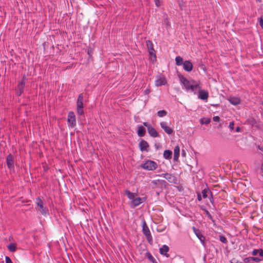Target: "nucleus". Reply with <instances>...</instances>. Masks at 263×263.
<instances>
[{"label": "nucleus", "mask_w": 263, "mask_h": 263, "mask_svg": "<svg viewBox=\"0 0 263 263\" xmlns=\"http://www.w3.org/2000/svg\"><path fill=\"white\" fill-rule=\"evenodd\" d=\"M35 203L37 205L38 210L42 215L46 216L49 214L48 208L40 197H37L35 199Z\"/></svg>", "instance_id": "f257e3e1"}, {"label": "nucleus", "mask_w": 263, "mask_h": 263, "mask_svg": "<svg viewBox=\"0 0 263 263\" xmlns=\"http://www.w3.org/2000/svg\"><path fill=\"white\" fill-rule=\"evenodd\" d=\"M84 97L83 93L79 95L77 100V113L78 115L81 116L83 115L84 112L83 110L84 105H83Z\"/></svg>", "instance_id": "f03ea898"}, {"label": "nucleus", "mask_w": 263, "mask_h": 263, "mask_svg": "<svg viewBox=\"0 0 263 263\" xmlns=\"http://www.w3.org/2000/svg\"><path fill=\"white\" fill-rule=\"evenodd\" d=\"M140 167L145 170L154 171L157 168L158 164L153 160H147L144 163L141 164Z\"/></svg>", "instance_id": "7ed1b4c3"}, {"label": "nucleus", "mask_w": 263, "mask_h": 263, "mask_svg": "<svg viewBox=\"0 0 263 263\" xmlns=\"http://www.w3.org/2000/svg\"><path fill=\"white\" fill-rule=\"evenodd\" d=\"M142 232L145 236L149 243L152 244L153 243V237L145 220H143L142 222Z\"/></svg>", "instance_id": "20e7f679"}, {"label": "nucleus", "mask_w": 263, "mask_h": 263, "mask_svg": "<svg viewBox=\"0 0 263 263\" xmlns=\"http://www.w3.org/2000/svg\"><path fill=\"white\" fill-rule=\"evenodd\" d=\"M146 44L152 60L153 61H156V51L154 49L152 42L150 40H147L146 41Z\"/></svg>", "instance_id": "39448f33"}, {"label": "nucleus", "mask_w": 263, "mask_h": 263, "mask_svg": "<svg viewBox=\"0 0 263 263\" xmlns=\"http://www.w3.org/2000/svg\"><path fill=\"white\" fill-rule=\"evenodd\" d=\"M143 125L147 128L148 133L150 136L156 138L159 136V133L157 132L156 129L154 128L152 125L147 122H143Z\"/></svg>", "instance_id": "423d86ee"}, {"label": "nucleus", "mask_w": 263, "mask_h": 263, "mask_svg": "<svg viewBox=\"0 0 263 263\" xmlns=\"http://www.w3.org/2000/svg\"><path fill=\"white\" fill-rule=\"evenodd\" d=\"M152 183L153 184V189L155 190L159 189L163 190L167 184V182L165 180L160 179L153 180Z\"/></svg>", "instance_id": "0eeeda50"}, {"label": "nucleus", "mask_w": 263, "mask_h": 263, "mask_svg": "<svg viewBox=\"0 0 263 263\" xmlns=\"http://www.w3.org/2000/svg\"><path fill=\"white\" fill-rule=\"evenodd\" d=\"M178 77L179 79L180 84L184 86L186 91H189L190 86L192 83V80L189 81L181 74H178Z\"/></svg>", "instance_id": "6e6552de"}, {"label": "nucleus", "mask_w": 263, "mask_h": 263, "mask_svg": "<svg viewBox=\"0 0 263 263\" xmlns=\"http://www.w3.org/2000/svg\"><path fill=\"white\" fill-rule=\"evenodd\" d=\"M159 176L165 178L170 183L175 184H178L179 183L177 178L171 174L165 173L159 175Z\"/></svg>", "instance_id": "1a4fd4ad"}, {"label": "nucleus", "mask_w": 263, "mask_h": 263, "mask_svg": "<svg viewBox=\"0 0 263 263\" xmlns=\"http://www.w3.org/2000/svg\"><path fill=\"white\" fill-rule=\"evenodd\" d=\"M67 122L70 124L71 128L76 125V119L74 112L70 111L68 114Z\"/></svg>", "instance_id": "9d476101"}, {"label": "nucleus", "mask_w": 263, "mask_h": 263, "mask_svg": "<svg viewBox=\"0 0 263 263\" xmlns=\"http://www.w3.org/2000/svg\"><path fill=\"white\" fill-rule=\"evenodd\" d=\"M200 88H201V87L199 83L196 82L194 80H192V83L190 86L189 91L194 92V94H196Z\"/></svg>", "instance_id": "9b49d317"}, {"label": "nucleus", "mask_w": 263, "mask_h": 263, "mask_svg": "<svg viewBox=\"0 0 263 263\" xmlns=\"http://www.w3.org/2000/svg\"><path fill=\"white\" fill-rule=\"evenodd\" d=\"M25 86V82H19L18 83L17 87L15 90L17 96H21L24 92Z\"/></svg>", "instance_id": "f8f14e48"}, {"label": "nucleus", "mask_w": 263, "mask_h": 263, "mask_svg": "<svg viewBox=\"0 0 263 263\" xmlns=\"http://www.w3.org/2000/svg\"><path fill=\"white\" fill-rule=\"evenodd\" d=\"M197 93H198V98L199 99H200V100H208L209 96V92L207 90H204V89H201V88H200L198 90Z\"/></svg>", "instance_id": "ddd939ff"}, {"label": "nucleus", "mask_w": 263, "mask_h": 263, "mask_svg": "<svg viewBox=\"0 0 263 263\" xmlns=\"http://www.w3.org/2000/svg\"><path fill=\"white\" fill-rule=\"evenodd\" d=\"M139 148H140V150L141 151V152H148L149 151V144L148 143V142L143 140V139H141V141H140L139 143Z\"/></svg>", "instance_id": "4468645a"}, {"label": "nucleus", "mask_w": 263, "mask_h": 263, "mask_svg": "<svg viewBox=\"0 0 263 263\" xmlns=\"http://www.w3.org/2000/svg\"><path fill=\"white\" fill-rule=\"evenodd\" d=\"M6 163L8 168L10 170H14V159L11 154H9L6 158Z\"/></svg>", "instance_id": "2eb2a0df"}, {"label": "nucleus", "mask_w": 263, "mask_h": 263, "mask_svg": "<svg viewBox=\"0 0 263 263\" xmlns=\"http://www.w3.org/2000/svg\"><path fill=\"white\" fill-rule=\"evenodd\" d=\"M193 231L196 235V236L197 237V238L199 239L200 242L204 245V241H205V237L202 234L201 232H200L199 229H196L195 227H193Z\"/></svg>", "instance_id": "dca6fc26"}, {"label": "nucleus", "mask_w": 263, "mask_h": 263, "mask_svg": "<svg viewBox=\"0 0 263 263\" xmlns=\"http://www.w3.org/2000/svg\"><path fill=\"white\" fill-rule=\"evenodd\" d=\"M160 125L161 127L165 131L166 134L171 135L173 133V130L172 129V128L167 126V123L166 122H160Z\"/></svg>", "instance_id": "f3484780"}, {"label": "nucleus", "mask_w": 263, "mask_h": 263, "mask_svg": "<svg viewBox=\"0 0 263 263\" xmlns=\"http://www.w3.org/2000/svg\"><path fill=\"white\" fill-rule=\"evenodd\" d=\"M182 66L183 69L187 72H191L193 70V64L189 60H185Z\"/></svg>", "instance_id": "a211bd4d"}, {"label": "nucleus", "mask_w": 263, "mask_h": 263, "mask_svg": "<svg viewBox=\"0 0 263 263\" xmlns=\"http://www.w3.org/2000/svg\"><path fill=\"white\" fill-rule=\"evenodd\" d=\"M167 80L164 77H160L155 81V85L157 87L165 85Z\"/></svg>", "instance_id": "6ab92c4d"}, {"label": "nucleus", "mask_w": 263, "mask_h": 263, "mask_svg": "<svg viewBox=\"0 0 263 263\" xmlns=\"http://www.w3.org/2000/svg\"><path fill=\"white\" fill-rule=\"evenodd\" d=\"M228 100L233 105H238L241 103L240 98L237 97H230Z\"/></svg>", "instance_id": "aec40b11"}, {"label": "nucleus", "mask_w": 263, "mask_h": 263, "mask_svg": "<svg viewBox=\"0 0 263 263\" xmlns=\"http://www.w3.org/2000/svg\"><path fill=\"white\" fill-rule=\"evenodd\" d=\"M146 134V129L144 126L139 125L138 126L137 135L140 137H144Z\"/></svg>", "instance_id": "412c9836"}, {"label": "nucleus", "mask_w": 263, "mask_h": 263, "mask_svg": "<svg viewBox=\"0 0 263 263\" xmlns=\"http://www.w3.org/2000/svg\"><path fill=\"white\" fill-rule=\"evenodd\" d=\"M159 251L161 255H163L167 257L169 256L168 254H167V252L169 251V248L167 245H164L161 248H160Z\"/></svg>", "instance_id": "4be33fe9"}, {"label": "nucleus", "mask_w": 263, "mask_h": 263, "mask_svg": "<svg viewBox=\"0 0 263 263\" xmlns=\"http://www.w3.org/2000/svg\"><path fill=\"white\" fill-rule=\"evenodd\" d=\"M142 203V199L140 197L133 198L132 200V204L134 208L139 205Z\"/></svg>", "instance_id": "5701e85b"}, {"label": "nucleus", "mask_w": 263, "mask_h": 263, "mask_svg": "<svg viewBox=\"0 0 263 263\" xmlns=\"http://www.w3.org/2000/svg\"><path fill=\"white\" fill-rule=\"evenodd\" d=\"M180 155V147L178 145L175 147L174 150V160H177Z\"/></svg>", "instance_id": "b1692460"}, {"label": "nucleus", "mask_w": 263, "mask_h": 263, "mask_svg": "<svg viewBox=\"0 0 263 263\" xmlns=\"http://www.w3.org/2000/svg\"><path fill=\"white\" fill-rule=\"evenodd\" d=\"M252 254L253 256H257L263 257V250L261 249H254L252 252Z\"/></svg>", "instance_id": "393cba45"}, {"label": "nucleus", "mask_w": 263, "mask_h": 263, "mask_svg": "<svg viewBox=\"0 0 263 263\" xmlns=\"http://www.w3.org/2000/svg\"><path fill=\"white\" fill-rule=\"evenodd\" d=\"M202 197L203 198H206L209 197V195L211 194L212 192L209 190V189L205 188L202 191Z\"/></svg>", "instance_id": "a878e982"}, {"label": "nucleus", "mask_w": 263, "mask_h": 263, "mask_svg": "<svg viewBox=\"0 0 263 263\" xmlns=\"http://www.w3.org/2000/svg\"><path fill=\"white\" fill-rule=\"evenodd\" d=\"M176 64L177 66H182L184 64L183 59L180 56H177L175 58Z\"/></svg>", "instance_id": "bb28decb"}, {"label": "nucleus", "mask_w": 263, "mask_h": 263, "mask_svg": "<svg viewBox=\"0 0 263 263\" xmlns=\"http://www.w3.org/2000/svg\"><path fill=\"white\" fill-rule=\"evenodd\" d=\"M145 256L150 261L152 262L153 263H157L155 258L152 256L149 251H147L145 253Z\"/></svg>", "instance_id": "cd10ccee"}, {"label": "nucleus", "mask_w": 263, "mask_h": 263, "mask_svg": "<svg viewBox=\"0 0 263 263\" xmlns=\"http://www.w3.org/2000/svg\"><path fill=\"white\" fill-rule=\"evenodd\" d=\"M172 152L170 150H165L163 153V157L165 159H170L171 158Z\"/></svg>", "instance_id": "c85d7f7f"}, {"label": "nucleus", "mask_w": 263, "mask_h": 263, "mask_svg": "<svg viewBox=\"0 0 263 263\" xmlns=\"http://www.w3.org/2000/svg\"><path fill=\"white\" fill-rule=\"evenodd\" d=\"M8 249L10 252H14L16 250V246L13 243H11L8 245Z\"/></svg>", "instance_id": "c756f323"}, {"label": "nucleus", "mask_w": 263, "mask_h": 263, "mask_svg": "<svg viewBox=\"0 0 263 263\" xmlns=\"http://www.w3.org/2000/svg\"><path fill=\"white\" fill-rule=\"evenodd\" d=\"M211 122V119H209V118H201L200 119V123L201 124H208L210 123Z\"/></svg>", "instance_id": "7c9ffc66"}, {"label": "nucleus", "mask_w": 263, "mask_h": 263, "mask_svg": "<svg viewBox=\"0 0 263 263\" xmlns=\"http://www.w3.org/2000/svg\"><path fill=\"white\" fill-rule=\"evenodd\" d=\"M252 262L254 261L256 262H259L263 260L262 257L257 256V257H251Z\"/></svg>", "instance_id": "2f4dec72"}, {"label": "nucleus", "mask_w": 263, "mask_h": 263, "mask_svg": "<svg viewBox=\"0 0 263 263\" xmlns=\"http://www.w3.org/2000/svg\"><path fill=\"white\" fill-rule=\"evenodd\" d=\"M167 115V112L164 110H159L157 112V115L159 117H164Z\"/></svg>", "instance_id": "473e14b6"}, {"label": "nucleus", "mask_w": 263, "mask_h": 263, "mask_svg": "<svg viewBox=\"0 0 263 263\" xmlns=\"http://www.w3.org/2000/svg\"><path fill=\"white\" fill-rule=\"evenodd\" d=\"M125 193L130 199L132 200L133 198H134L135 195H134V193L130 192V191H129L128 190H126L125 191Z\"/></svg>", "instance_id": "72a5a7b5"}, {"label": "nucleus", "mask_w": 263, "mask_h": 263, "mask_svg": "<svg viewBox=\"0 0 263 263\" xmlns=\"http://www.w3.org/2000/svg\"><path fill=\"white\" fill-rule=\"evenodd\" d=\"M219 240L221 242L225 243V244L227 243V242H228V240H227L226 237L223 235L219 236Z\"/></svg>", "instance_id": "f704fd0d"}, {"label": "nucleus", "mask_w": 263, "mask_h": 263, "mask_svg": "<svg viewBox=\"0 0 263 263\" xmlns=\"http://www.w3.org/2000/svg\"><path fill=\"white\" fill-rule=\"evenodd\" d=\"M204 211H205V215L206 216L211 220H212L213 221H214V220L213 219V217H212V216L211 215V214L210 213V212L206 209L204 210Z\"/></svg>", "instance_id": "c9c22d12"}, {"label": "nucleus", "mask_w": 263, "mask_h": 263, "mask_svg": "<svg viewBox=\"0 0 263 263\" xmlns=\"http://www.w3.org/2000/svg\"><path fill=\"white\" fill-rule=\"evenodd\" d=\"M251 257H246L243 259V261L245 263H252Z\"/></svg>", "instance_id": "e433bc0d"}, {"label": "nucleus", "mask_w": 263, "mask_h": 263, "mask_svg": "<svg viewBox=\"0 0 263 263\" xmlns=\"http://www.w3.org/2000/svg\"><path fill=\"white\" fill-rule=\"evenodd\" d=\"M234 122L233 121L231 122L229 124V127L231 131H232L234 129Z\"/></svg>", "instance_id": "4c0bfd02"}, {"label": "nucleus", "mask_w": 263, "mask_h": 263, "mask_svg": "<svg viewBox=\"0 0 263 263\" xmlns=\"http://www.w3.org/2000/svg\"><path fill=\"white\" fill-rule=\"evenodd\" d=\"M208 197L209 198V199H210V202H211L212 204H214V198H213V197L212 193H211V194H210V196H209V197Z\"/></svg>", "instance_id": "58836bf2"}, {"label": "nucleus", "mask_w": 263, "mask_h": 263, "mask_svg": "<svg viewBox=\"0 0 263 263\" xmlns=\"http://www.w3.org/2000/svg\"><path fill=\"white\" fill-rule=\"evenodd\" d=\"M231 263H242L241 261L235 259V258H232L230 260Z\"/></svg>", "instance_id": "ea45409f"}, {"label": "nucleus", "mask_w": 263, "mask_h": 263, "mask_svg": "<svg viewBox=\"0 0 263 263\" xmlns=\"http://www.w3.org/2000/svg\"><path fill=\"white\" fill-rule=\"evenodd\" d=\"M6 263H13L10 258L8 256L5 257Z\"/></svg>", "instance_id": "a19ab883"}, {"label": "nucleus", "mask_w": 263, "mask_h": 263, "mask_svg": "<svg viewBox=\"0 0 263 263\" xmlns=\"http://www.w3.org/2000/svg\"><path fill=\"white\" fill-rule=\"evenodd\" d=\"M259 25H260V27H261L262 29H263V19H262V17H260L259 18Z\"/></svg>", "instance_id": "79ce46f5"}, {"label": "nucleus", "mask_w": 263, "mask_h": 263, "mask_svg": "<svg viewBox=\"0 0 263 263\" xmlns=\"http://www.w3.org/2000/svg\"><path fill=\"white\" fill-rule=\"evenodd\" d=\"M197 199L198 201H200L202 200V196L200 193H197Z\"/></svg>", "instance_id": "37998d69"}, {"label": "nucleus", "mask_w": 263, "mask_h": 263, "mask_svg": "<svg viewBox=\"0 0 263 263\" xmlns=\"http://www.w3.org/2000/svg\"><path fill=\"white\" fill-rule=\"evenodd\" d=\"M213 119L215 122H219L220 121V118L218 116L214 117Z\"/></svg>", "instance_id": "c03bdc74"}, {"label": "nucleus", "mask_w": 263, "mask_h": 263, "mask_svg": "<svg viewBox=\"0 0 263 263\" xmlns=\"http://www.w3.org/2000/svg\"><path fill=\"white\" fill-rule=\"evenodd\" d=\"M162 190H161V189L155 190L156 194H157V195L159 196L160 195V193L162 192Z\"/></svg>", "instance_id": "a18cd8bd"}, {"label": "nucleus", "mask_w": 263, "mask_h": 263, "mask_svg": "<svg viewBox=\"0 0 263 263\" xmlns=\"http://www.w3.org/2000/svg\"><path fill=\"white\" fill-rule=\"evenodd\" d=\"M27 80V78H26V76L24 75L23 76V78H22V81H21V82H24L26 83V80Z\"/></svg>", "instance_id": "49530a36"}, {"label": "nucleus", "mask_w": 263, "mask_h": 263, "mask_svg": "<svg viewBox=\"0 0 263 263\" xmlns=\"http://www.w3.org/2000/svg\"><path fill=\"white\" fill-rule=\"evenodd\" d=\"M155 4L158 7L160 6L159 1V0H155Z\"/></svg>", "instance_id": "de8ad7c7"}, {"label": "nucleus", "mask_w": 263, "mask_h": 263, "mask_svg": "<svg viewBox=\"0 0 263 263\" xmlns=\"http://www.w3.org/2000/svg\"><path fill=\"white\" fill-rule=\"evenodd\" d=\"M240 129H241L240 127L239 126H237L236 127L235 130H236V132H239L240 131Z\"/></svg>", "instance_id": "09e8293b"}, {"label": "nucleus", "mask_w": 263, "mask_h": 263, "mask_svg": "<svg viewBox=\"0 0 263 263\" xmlns=\"http://www.w3.org/2000/svg\"><path fill=\"white\" fill-rule=\"evenodd\" d=\"M260 174L263 177V168L260 167Z\"/></svg>", "instance_id": "8fccbe9b"}, {"label": "nucleus", "mask_w": 263, "mask_h": 263, "mask_svg": "<svg viewBox=\"0 0 263 263\" xmlns=\"http://www.w3.org/2000/svg\"><path fill=\"white\" fill-rule=\"evenodd\" d=\"M149 93V90L148 89H146L145 90V94H148Z\"/></svg>", "instance_id": "3c124183"}, {"label": "nucleus", "mask_w": 263, "mask_h": 263, "mask_svg": "<svg viewBox=\"0 0 263 263\" xmlns=\"http://www.w3.org/2000/svg\"><path fill=\"white\" fill-rule=\"evenodd\" d=\"M185 155V152L184 150L182 151V155L184 156Z\"/></svg>", "instance_id": "603ef678"}, {"label": "nucleus", "mask_w": 263, "mask_h": 263, "mask_svg": "<svg viewBox=\"0 0 263 263\" xmlns=\"http://www.w3.org/2000/svg\"><path fill=\"white\" fill-rule=\"evenodd\" d=\"M256 1L259 3H261L262 2V0H256Z\"/></svg>", "instance_id": "864d4df0"}, {"label": "nucleus", "mask_w": 263, "mask_h": 263, "mask_svg": "<svg viewBox=\"0 0 263 263\" xmlns=\"http://www.w3.org/2000/svg\"><path fill=\"white\" fill-rule=\"evenodd\" d=\"M87 53H88V54H89L90 52H89V50H88Z\"/></svg>", "instance_id": "5fc2aeb1"}]
</instances>
